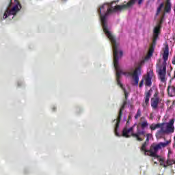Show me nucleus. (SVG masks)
<instances>
[{
	"label": "nucleus",
	"instance_id": "9b49d317",
	"mask_svg": "<svg viewBox=\"0 0 175 175\" xmlns=\"http://www.w3.org/2000/svg\"><path fill=\"white\" fill-rule=\"evenodd\" d=\"M159 104V98H153L151 99V106L153 109H157Z\"/></svg>",
	"mask_w": 175,
	"mask_h": 175
},
{
	"label": "nucleus",
	"instance_id": "6e6552de",
	"mask_svg": "<svg viewBox=\"0 0 175 175\" xmlns=\"http://www.w3.org/2000/svg\"><path fill=\"white\" fill-rule=\"evenodd\" d=\"M154 77V72L152 70H150L148 72L147 75L144 77L145 79V85L148 87H151V84H152V82L151 80H152Z\"/></svg>",
	"mask_w": 175,
	"mask_h": 175
},
{
	"label": "nucleus",
	"instance_id": "f03ea898",
	"mask_svg": "<svg viewBox=\"0 0 175 175\" xmlns=\"http://www.w3.org/2000/svg\"><path fill=\"white\" fill-rule=\"evenodd\" d=\"M126 105V101H124L120 109L119 115L117 119H115L113 121V124H115V135L118 137H121V136H123V137H131V136H133V137H135L138 142H143V140H144V137H146V131H144V130H141L139 127H137V129L136 133H133V128H135V126H132L129 129L125 127L122 131V134H120V133H118V126L120 125V122H121V116H122V110H124V109L125 108Z\"/></svg>",
	"mask_w": 175,
	"mask_h": 175
},
{
	"label": "nucleus",
	"instance_id": "2eb2a0df",
	"mask_svg": "<svg viewBox=\"0 0 175 175\" xmlns=\"http://www.w3.org/2000/svg\"><path fill=\"white\" fill-rule=\"evenodd\" d=\"M167 165H168V166H170L171 165H175V161L174 160H167Z\"/></svg>",
	"mask_w": 175,
	"mask_h": 175
},
{
	"label": "nucleus",
	"instance_id": "f257e3e1",
	"mask_svg": "<svg viewBox=\"0 0 175 175\" xmlns=\"http://www.w3.org/2000/svg\"><path fill=\"white\" fill-rule=\"evenodd\" d=\"M137 1V0H131L126 4L116 5L113 8V6H111V3H104L98 9V13L99 14L103 31L112 44L113 66L116 72V79H121L122 75L126 77H130V79H139V77L142 75V66L144 65V62H146V61H148V59L152 57L154 47H155L158 36H159V33L161 32L162 19L160 21V23L154 27L153 29L152 47L149 49L148 55L145 58L140 62L139 66L135 67V68H131L127 71H124L121 69V67H120V64H118V61L120 59L121 57H122V51L120 47V44L116 40L114 35H113V33L110 31V27L107 26V18L109 14H111V13L133 6ZM142 3H143V0H138V5H142Z\"/></svg>",
	"mask_w": 175,
	"mask_h": 175
},
{
	"label": "nucleus",
	"instance_id": "a211bd4d",
	"mask_svg": "<svg viewBox=\"0 0 175 175\" xmlns=\"http://www.w3.org/2000/svg\"><path fill=\"white\" fill-rule=\"evenodd\" d=\"M143 84H144V80H142L139 83V87L140 88H142V87H143Z\"/></svg>",
	"mask_w": 175,
	"mask_h": 175
},
{
	"label": "nucleus",
	"instance_id": "39448f33",
	"mask_svg": "<svg viewBox=\"0 0 175 175\" xmlns=\"http://www.w3.org/2000/svg\"><path fill=\"white\" fill-rule=\"evenodd\" d=\"M163 62L162 66L159 69V75L160 80L164 83L166 79V62L169 59V45H165L163 54Z\"/></svg>",
	"mask_w": 175,
	"mask_h": 175
},
{
	"label": "nucleus",
	"instance_id": "0eeeda50",
	"mask_svg": "<svg viewBox=\"0 0 175 175\" xmlns=\"http://www.w3.org/2000/svg\"><path fill=\"white\" fill-rule=\"evenodd\" d=\"M163 8H164V12L162 16L163 18L165 17V13H170V12H172V3L170 2V0H166L165 4L163 3L160 4L157 9V16L161 13V10H162Z\"/></svg>",
	"mask_w": 175,
	"mask_h": 175
},
{
	"label": "nucleus",
	"instance_id": "dca6fc26",
	"mask_svg": "<svg viewBox=\"0 0 175 175\" xmlns=\"http://www.w3.org/2000/svg\"><path fill=\"white\" fill-rule=\"evenodd\" d=\"M140 116H142V111H140V109H138V111L135 116V119L137 120V118H139L140 117Z\"/></svg>",
	"mask_w": 175,
	"mask_h": 175
},
{
	"label": "nucleus",
	"instance_id": "9d476101",
	"mask_svg": "<svg viewBox=\"0 0 175 175\" xmlns=\"http://www.w3.org/2000/svg\"><path fill=\"white\" fill-rule=\"evenodd\" d=\"M148 144H149L148 142H145L141 147V151L144 152V155H148V152H147V151H150V150H147V146H148Z\"/></svg>",
	"mask_w": 175,
	"mask_h": 175
},
{
	"label": "nucleus",
	"instance_id": "ddd939ff",
	"mask_svg": "<svg viewBox=\"0 0 175 175\" xmlns=\"http://www.w3.org/2000/svg\"><path fill=\"white\" fill-rule=\"evenodd\" d=\"M156 158L158 159V161H159L161 166H163L164 167H167V165H166L165 163V159H163V157H161L159 156L156 157Z\"/></svg>",
	"mask_w": 175,
	"mask_h": 175
},
{
	"label": "nucleus",
	"instance_id": "423d86ee",
	"mask_svg": "<svg viewBox=\"0 0 175 175\" xmlns=\"http://www.w3.org/2000/svg\"><path fill=\"white\" fill-rule=\"evenodd\" d=\"M168 144H170V141H167L165 142H160L159 144H152L150 146V148L149 150H147L148 155H150L151 157H154V158H158V151L161 150L162 148H165L167 147Z\"/></svg>",
	"mask_w": 175,
	"mask_h": 175
},
{
	"label": "nucleus",
	"instance_id": "20e7f679",
	"mask_svg": "<svg viewBox=\"0 0 175 175\" xmlns=\"http://www.w3.org/2000/svg\"><path fill=\"white\" fill-rule=\"evenodd\" d=\"M174 132V120H171L168 123H162L160 129L156 133V137L161 139L165 133H173Z\"/></svg>",
	"mask_w": 175,
	"mask_h": 175
},
{
	"label": "nucleus",
	"instance_id": "aec40b11",
	"mask_svg": "<svg viewBox=\"0 0 175 175\" xmlns=\"http://www.w3.org/2000/svg\"><path fill=\"white\" fill-rule=\"evenodd\" d=\"M173 173H175V172H174V171H173Z\"/></svg>",
	"mask_w": 175,
	"mask_h": 175
},
{
	"label": "nucleus",
	"instance_id": "6ab92c4d",
	"mask_svg": "<svg viewBox=\"0 0 175 175\" xmlns=\"http://www.w3.org/2000/svg\"><path fill=\"white\" fill-rule=\"evenodd\" d=\"M161 59H159V62H161Z\"/></svg>",
	"mask_w": 175,
	"mask_h": 175
},
{
	"label": "nucleus",
	"instance_id": "412c9836",
	"mask_svg": "<svg viewBox=\"0 0 175 175\" xmlns=\"http://www.w3.org/2000/svg\"><path fill=\"white\" fill-rule=\"evenodd\" d=\"M154 163H157V162H154Z\"/></svg>",
	"mask_w": 175,
	"mask_h": 175
},
{
	"label": "nucleus",
	"instance_id": "4468645a",
	"mask_svg": "<svg viewBox=\"0 0 175 175\" xmlns=\"http://www.w3.org/2000/svg\"><path fill=\"white\" fill-rule=\"evenodd\" d=\"M140 125H141V128L142 129H144L147 128V126H148V122H147V120H144V122L140 123Z\"/></svg>",
	"mask_w": 175,
	"mask_h": 175
},
{
	"label": "nucleus",
	"instance_id": "7ed1b4c3",
	"mask_svg": "<svg viewBox=\"0 0 175 175\" xmlns=\"http://www.w3.org/2000/svg\"><path fill=\"white\" fill-rule=\"evenodd\" d=\"M21 10V4L18 0H10V2L7 7L3 18H8L10 16H16L18 12Z\"/></svg>",
	"mask_w": 175,
	"mask_h": 175
},
{
	"label": "nucleus",
	"instance_id": "1a4fd4ad",
	"mask_svg": "<svg viewBox=\"0 0 175 175\" xmlns=\"http://www.w3.org/2000/svg\"><path fill=\"white\" fill-rule=\"evenodd\" d=\"M151 94H152V89H150L148 92H146L145 102L142 105L143 107H147V105H148V102H150V98H151Z\"/></svg>",
	"mask_w": 175,
	"mask_h": 175
},
{
	"label": "nucleus",
	"instance_id": "f8f14e48",
	"mask_svg": "<svg viewBox=\"0 0 175 175\" xmlns=\"http://www.w3.org/2000/svg\"><path fill=\"white\" fill-rule=\"evenodd\" d=\"M162 126V124L158 123V124H152L150 126L151 131H155V129H158V128H160Z\"/></svg>",
	"mask_w": 175,
	"mask_h": 175
},
{
	"label": "nucleus",
	"instance_id": "f3484780",
	"mask_svg": "<svg viewBox=\"0 0 175 175\" xmlns=\"http://www.w3.org/2000/svg\"><path fill=\"white\" fill-rule=\"evenodd\" d=\"M151 137H152V134H150V133L147 134L146 135V142L147 143H149L150 139H151Z\"/></svg>",
	"mask_w": 175,
	"mask_h": 175
}]
</instances>
